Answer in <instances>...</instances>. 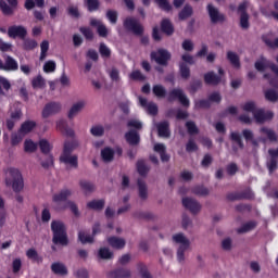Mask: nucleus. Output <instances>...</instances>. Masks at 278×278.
I'll use <instances>...</instances> for the list:
<instances>
[{"instance_id": "obj_1", "label": "nucleus", "mask_w": 278, "mask_h": 278, "mask_svg": "<svg viewBox=\"0 0 278 278\" xmlns=\"http://www.w3.org/2000/svg\"><path fill=\"white\" fill-rule=\"evenodd\" d=\"M52 243L55 247L68 245V233L66 232V225L62 220L51 222Z\"/></svg>"}, {"instance_id": "obj_2", "label": "nucleus", "mask_w": 278, "mask_h": 278, "mask_svg": "<svg viewBox=\"0 0 278 278\" xmlns=\"http://www.w3.org/2000/svg\"><path fill=\"white\" fill-rule=\"evenodd\" d=\"M68 197H71V190H61L59 193L52 195V207L54 212H64L68 207Z\"/></svg>"}, {"instance_id": "obj_3", "label": "nucleus", "mask_w": 278, "mask_h": 278, "mask_svg": "<svg viewBox=\"0 0 278 278\" xmlns=\"http://www.w3.org/2000/svg\"><path fill=\"white\" fill-rule=\"evenodd\" d=\"M124 28L135 34V36H142L144 34V26L135 17H126L124 20Z\"/></svg>"}, {"instance_id": "obj_4", "label": "nucleus", "mask_w": 278, "mask_h": 278, "mask_svg": "<svg viewBox=\"0 0 278 278\" xmlns=\"http://www.w3.org/2000/svg\"><path fill=\"white\" fill-rule=\"evenodd\" d=\"M9 175H11L13 181H12V188L15 192H21L23 190L25 184L23 182V175L21 174V170L15 167H10L8 169Z\"/></svg>"}, {"instance_id": "obj_5", "label": "nucleus", "mask_w": 278, "mask_h": 278, "mask_svg": "<svg viewBox=\"0 0 278 278\" xmlns=\"http://www.w3.org/2000/svg\"><path fill=\"white\" fill-rule=\"evenodd\" d=\"M176 99L184 108H190V99H188V96L184 93L182 89H173L172 91H169L167 101H169V103H173V101H175Z\"/></svg>"}, {"instance_id": "obj_6", "label": "nucleus", "mask_w": 278, "mask_h": 278, "mask_svg": "<svg viewBox=\"0 0 278 278\" xmlns=\"http://www.w3.org/2000/svg\"><path fill=\"white\" fill-rule=\"evenodd\" d=\"M150 58L151 60H154L160 66H168L170 52H168V50L159 49L156 52L152 51Z\"/></svg>"}, {"instance_id": "obj_7", "label": "nucleus", "mask_w": 278, "mask_h": 278, "mask_svg": "<svg viewBox=\"0 0 278 278\" xmlns=\"http://www.w3.org/2000/svg\"><path fill=\"white\" fill-rule=\"evenodd\" d=\"M206 10H207V14L211 18V23L213 25H216L218 23H225V21H227V17L225 16V14L220 13L218 8L214 7V4L208 3L206 7Z\"/></svg>"}, {"instance_id": "obj_8", "label": "nucleus", "mask_w": 278, "mask_h": 278, "mask_svg": "<svg viewBox=\"0 0 278 278\" xmlns=\"http://www.w3.org/2000/svg\"><path fill=\"white\" fill-rule=\"evenodd\" d=\"M254 67L256 68V71H258V73H264L266 68H270V71L276 75V77H278L277 64L268 61L264 56H261V59L254 63Z\"/></svg>"}, {"instance_id": "obj_9", "label": "nucleus", "mask_w": 278, "mask_h": 278, "mask_svg": "<svg viewBox=\"0 0 278 278\" xmlns=\"http://www.w3.org/2000/svg\"><path fill=\"white\" fill-rule=\"evenodd\" d=\"M247 8H249V2L243 1L239 4L237 12L240 14V27L241 29H249L251 24L249 23V13L247 12Z\"/></svg>"}, {"instance_id": "obj_10", "label": "nucleus", "mask_w": 278, "mask_h": 278, "mask_svg": "<svg viewBox=\"0 0 278 278\" xmlns=\"http://www.w3.org/2000/svg\"><path fill=\"white\" fill-rule=\"evenodd\" d=\"M18 8V0H0V10L3 16H12Z\"/></svg>"}, {"instance_id": "obj_11", "label": "nucleus", "mask_w": 278, "mask_h": 278, "mask_svg": "<svg viewBox=\"0 0 278 278\" xmlns=\"http://www.w3.org/2000/svg\"><path fill=\"white\" fill-rule=\"evenodd\" d=\"M97 233H101V224L96 223L92 227V236L84 232V231H79L78 232V240H80L81 244H92V242H94V236H97Z\"/></svg>"}, {"instance_id": "obj_12", "label": "nucleus", "mask_w": 278, "mask_h": 278, "mask_svg": "<svg viewBox=\"0 0 278 278\" xmlns=\"http://www.w3.org/2000/svg\"><path fill=\"white\" fill-rule=\"evenodd\" d=\"M62 111V104L60 102H49L47 103L41 112L42 118H49V116H54V114H60Z\"/></svg>"}, {"instance_id": "obj_13", "label": "nucleus", "mask_w": 278, "mask_h": 278, "mask_svg": "<svg viewBox=\"0 0 278 278\" xmlns=\"http://www.w3.org/2000/svg\"><path fill=\"white\" fill-rule=\"evenodd\" d=\"M254 119L258 125H264L268 121H273L275 114L271 111H264V109H257L254 114Z\"/></svg>"}, {"instance_id": "obj_14", "label": "nucleus", "mask_w": 278, "mask_h": 278, "mask_svg": "<svg viewBox=\"0 0 278 278\" xmlns=\"http://www.w3.org/2000/svg\"><path fill=\"white\" fill-rule=\"evenodd\" d=\"M8 36L9 38H21V40H25V38L27 37V28L21 25L10 26L8 28Z\"/></svg>"}, {"instance_id": "obj_15", "label": "nucleus", "mask_w": 278, "mask_h": 278, "mask_svg": "<svg viewBox=\"0 0 278 278\" xmlns=\"http://www.w3.org/2000/svg\"><path fill=\"white\" fill-rule=\"evenodd\" d=\"M182 205L186 210H189L191 214H199L201 212V203L192 198H184Z\"/></svg>"}, {"instance_id": "obj_16", "label": "nucleus", "mask_w": 278, "mask_h": 278, "mask_svg": "<svg viewBox=\"0 0 278 278\" xmlns=\"http://www.w3.org/2000/svg\"><path fill=\"white\" fill-rule=\"evenodd\" d=\"M203 79L206 86H218L223 81V77L217 75L214 71L205 73Z\"/></svg>"}, {"instance_id": "obj_17", "label": "nucleus", "mask_w": 278, "mask_h": 278, "mask_svg": "<svg viewBox=\"0 0 278 278\" xmlns=\"http://www.w3.org/2000/svg\"><path fill=\"white\" fill-rule=\"evenodd\" d=\"M141 108H144L150 116H157V104L155 102H148L146 98L139 97Z\"/></svg>"}, {"instance_id": "obj_18", "label": "nucleus", "mask_w": 278, "mask_h": 278, "mask_svg": "<svg viewBox=\"0 0 278 278\" xmlns=\"http://www.w3.org/2000/svg\"><path fill=\"white\" fill-rule=\"evenodd\" d=\"M156 129L160 138H170V124L168 122L159 123Z\"/></svg>"}, {"instance_id": "obj_19", "label": "nucleus", "mask_w": 278, "mask_h": 278, "mask_svg": "<svg viewBox=\"0 0 278 278\" xmlns=\"http://www.w3.org/2000/svg\"><path fill=\"white\" fill-rule=\"evenodd\" d=\"M125 140L130 147H136L140 144V135L136 130H129L125 134Z\"/></svg>"}, {"instance_id": "obj_20", "label": "nucleus", "mask_w": 278, "mask_h": 278, "mask_svg": "<svg viewBox=\"0 0 278 278\" xmlns=\"http://www.w3.org/2000/svg\"><path fill=\"white\" fill-rule=\"evenodd\" d=\"M161 31L165 34V36H173L175 34V26H173V22L168 18H163L161 21Z\"/></svg>"}, {"instance_id": "obj_21", "label": "nucleus", "mask_w": 278, "mask_h": 278, "mask_svg": "<svg viewBox=\"0 0 278 278\" xmlns=\"http://www.w3.org/2000/svg\"><path fill=\"white\" fill-rule=\"evenodd\" d=\"M51 270L54 275H59V277H66L68 275V268L62 263H52Z\"/></svg>"}, {"instance_id": "obj_22", "label": "nucleus", "mask_w": 278, "mask_h": 278, "mask_svg": "<svg viewBox=\"0 0 278 278\" xmlns=\"http://www.w3.org/2000/svg\"><path fill=\"white\" fill-rule=\"evenodd\" d=\"M62 164H71V141L66 140L63 148V153L60 156Z\"/></svg>"}, {"instance_id": "obj_23", "label": "nucleus", "mask_w": 278, "mask_h": 278, "mask_svg": "<svg viewBox=\"0 0 278 278\" xmlns=\"http://www.w3.org/2000/svg\"><path fill=\"white\" fill-rule=\"evenodd\" d=\"M131 277V270L126 268H117L109 273V278H129Z\"/></svg>"}, {"instance_id": "obj_24", "label": "nucleus", "mask_w": 278, "mask_h": 278, "mask_svg": "<svg viewBox=\"0 0 278 278\" xmlns=\"http://www.w3.org/2000/svg\"><path fill=\"white\" fill-rule=\"evenodd\" d=\"M155 153H160L161 162H169L170 155L166 153V146L164 143L154 144Z\"/></svg>"}, {"instance_id": "obj_25", "label": "nucleus", "mask_w": 278, "mask_h": 278, "mask_svg": "<svg viewBox=\"0 0 278 278\" xmlns=\"http://www.w3.org/2000/svg\"><path fill=\"white\" fill-rule=\"evenodd\" d=\"M31 86L34 90H43V88H47V80L39 74L31 79Z\"/></svg>"}, {"instance_id": "obj_26", "label": "nucleus", "mask_w": 278, "mask_h": 278, "mask_svg": "<svg viewBox=\"0 0 278 278\" xmlns=\"http://www.w3.org/2000/svg\"><path fill=\"white\" fill-rule=\"evenodd\" d=\"M108 242L110 247H112V249H117V250L125 249V244H126L125 239L118 238V237H110L108 239Z\"/></svg>"}, {"instance_id": "obj_27", "label": "nucleus", "mask_w": 278, "mask_h": 278, "mask_svg": "<svg viewBox=\"0 0 278 278\" xmlns=\"http://www.w3.org/2000/svg\"><path fill=\"white\" fill-rule=\"evenodd\" d=\"M194 14V10L192 9V5L186 4L181 11L178 13L179 21H187V18H190Z\"/></svg>"}, {"instance_id": "obj_28", "label": "nucleus", "mask_w": 278, "mask_h": 278, "mask_svg": "<svg viewBox=\"0 0 278 278\" xmlns=\"http://www.w3.org/2000/svg\"><path fill=\"white\" fill-rule=\"evenodd\" d=\"M88 210H94L96 212H101L105 207V200H92L87 203Z\"/></svg>"}, {"instance_id": "obj_29", "label": "nucleus", "mask_w": 278, "mask_h": 278, "mask_svg": "<svg viewBox=\"0 0 278 278\" xmlns=\"http://www.w3.org/2000/svg\"><path fill=\"white\" fill-rule=\"evenodd\" d=\"M137 186L139 188V197L142 199V201H147V199L149 198V191L147 189V182H144V180L139 178L137 180Z\"/></svg>"}, {"instance_id": "obj_30", "label": "nucleus", "mask_w": 278, "mask_h": 278, "mask_svg": "<svg viewBox=\"0 0 278 278\" xmlns=\"http://www.w3.org/2000/svg\"><path fill=\"white\" fill-rule=\"evenodd\" d=\"M35 127H36V122L26 121L21 125L18 129V134H24V135L30 134V131H34Z\"/></svg>"}, {"instance_id": "obj_31", "label": "nucleus", "mask_w": 278, "mask_h": 278, "mask_svg": "<svg viewBox=\"0 0 278 278\" xmlns=\"http://www.w3.org/2000/svg\"><path fill=\"white\" fill-rule=\"evenodd\" d=\"M4 71H18V62L14 58L7 55L4 59Z\"/></svg>"}, {"instance_id": "obj_32", "label": "nucleus", "mask_w": 278, "mask_h": 278, "mask_svg": "<svg viewBox=\"0 0 278 278\" xmlns=\"http://www.w3.org/2000/svg\"><path fill=\"white\" fill-rule=\"evenodd\" d=\"M26 256L28 260H31L33 262H36V264H42L43 258L38 254V251L36 249L30 248L26 251Z\"/></svg>"}, {"instance_id": "obj_33", "label": "nucleus", "mask_w": 278, "mask_h": 278, "mask_svg": "<svg viewBox=\"0 0 278 278\" xmlns=\"http://www.w3.org/2000/svg\"><path fill=\"white\" fill-rule=\"evenodd\" d=\"M201 88H203V81H201V79H193L192 81H190L187 90L191 94H197V92H199V90H201Z\"/></svg>"}, {"instance_id": "obj_34", "label": "nucleus", "mask_w": 278, "mask_h": 278, "mask_svg": "<svg viewBox=\"0 0 278 278\" xmlns=\"http://www.w3.org/2000/svg\"><path fill=\"white\" fill-rule=\"evenodd\" d=\"M56 129L67 138L68 136H71V128H68V124L65 119H60L59 122H56Z\"/></svg>"}, {"instance_id": "obj_35", "label": "nucleus", "mask_w": 278, "mask_h": 278, "mask_svg": "<svg viewBox=\"0 0 278 278\" xmlns=\"http://www.w3.org/2000/svg\"><path fill=\"white\" fill-rule=\"evenodd\" d=\"M10 88H12V84H10V80H8V78L3 76H0V97H5V92H8Z\"/></svg>"}, {"instance_id": "obj_36", "label": "nucleus", "mask_w": 278, "mask_h": 278, "mask_svg": "<svg viewBox=\"0 0 278 278\" xmlns=\"http://www.w3.org/2000/svg\"><path fill=\"white\" fill-rule=\"evenodd\" d=\"M227 60L235 68H240V56L236 54V52L228 51L227 52Z\"/></svg>"}, {"instance_id": "obj_37", "label": "nucleus", "mask_w": 278, "mask_h": 278, "mask_svg": "<svg viewBox=\"0 0 278 278\" xmlns=\"http://www.w3.org/2000/svg\"><path fill=\"white\" fill-rule=\"evenodd\" d=\"M179 73L181 79L188 80L190 79V67L185 62L179 63Z\"/></svg>"}, {"instance_id": "obj_38", "label": "nucleus", "mask_w": 278, "mask_h": 278, "mask_svg": "<svg viewBox=\"0 0 278 278\" xmlns=\"http://www.w3.org/2000/svg\"><path fill=\"white\" fill-rule=\"evenodd\" d=\"M84 108H86L85 101H78V102L74 103L71 106V118H73V116H77V114L79 112H81V110H84Z\"/></svg>"}, {"instance_id": "obj_39", "label": "nucleus", "mask_w": 278, "mask_h": 278, "mask_svg": "<svg viewBox=\"0 0 278 278\" xmlns=\"http://www.w3.org/2000/svg\"><path fill=\"white\" fill-rule=\"evenodd\" d=\"M210 108H212V102L208 99H201L194 102V110H210Z\"/></svg>"}, {"instance_id": "obj_40", "label": "nucleus", "mask_w": 278, "mask_h": 278, "mask_svg": "<svg viewBox=\"0 0 278 278\" xmlns=\"http://www.w3.org/2000/svg\"><path fill=\"white\" fill-rule=\"evenodd\" d=\"M103 162H112L114 160V150L112 148H104L101 151Z\"/></svg>"}, {"instance_id": "obj_41", "label": "nucleus", "mask_w": 278, "mask_h": 278, "mask_svg": "<svg viewBox=\"0 0 278 278\" xmlns=\"http://www.w3.org/2000/svg\"><path fill=\"white\" fill-rule=\"evenodd\" d=\"M261 134L267 135V138L270 142H277V140H278L277 132H275V130L269 129L267 127H262L261 128Z\"/></svg>"}, {"instance_id": "obj_42", "label": "nucleus", "mask_w": 278, "mask_h": 278, "mask_svg": "<svg viewBox=\"0 0 278 278\" xmlns=\"http://www.w3.org/2000/svg\"><path fill=\"white\" fill-rule=\"evenodd\" d=\"M80 188L85 192V194H90L94 192V184L88 180H80Z\"/></svg>"}, {"instance_id": "obj_43", "label": "nucleus", "mask_w": 278, "mask_h": 278, "mask_svg": "<svg viewBox=\"0 0 278 278\" xmlns=\"http://www.w3.org/2000/svg\"><path fill=\"white\" fill-rule=\"evenodd\" d=\"M152 92L159 99H164L166 97V88L162 85H154L152 88Z\"/></svg>"}, {"instance_id": "obj_44", "label": "nucleus", "mask_w": 278, "mask_h": 278, "mask_svg": "<svg viewBox=\"0 0 278 278\" xmlns=\"http://www.w3.org/2000/svg\"><path fill=\"white\" fill-rule=\"evenodd\" d=\"M257 227V223L255 222H248L242 227H240L237 232L238 233H248V231H253Z\"/></svg>"}, {"instance_id": "obj_45", "label": "nucleus", "mask_w": 278, "mask_h": 278, "mask_svg": "<svg viewBox=\"0 0 278 278\" xmlns=\"http://www.w3.org/2000/svg\"><path fill=\"white\" fill-rule=\"evenodd\" d=\"M38 149V144L34 142L31 139H26L24 142V151L26 153H34Z\"/></svg>"}, {"instance_id": "obj_46", "label": "nucleus", "mask_w": 278, "mask_h": 278, "mask_svg": "<svg viewBox=\"0 0 278 278\" xmlns=\"http://www.w3.org/2000/svg\"><path fill=\"white\" fill-rule=\"evenodd\" d=\"M137 172L141 177H147V175L149 174V167L147 166L144 161L140 160L137 162Z\"/></svg>"}, {"instance_id": "obj_47", "label": "nucleus", "mask_w": 278, "mask_h": 278, "mask_svg": "<svg viewBox=\"0 0 278 278\" xmlns=\"http://www.w3.org/2000/svg\"><path fill=\"white\" fill-rule=\"evenodd\" d=\"M192 193L197 197H207L210 194V189L204 186H195L192 188Z\"/></svg>"}, {"instance_id": "obj_48", "label": "nucleus", "mask_w": 278, "mask_h": 278, "mask_svg": "<svg viewBox=\"0 0 278 278\" xmlns=\"http://www.w3.org/2000/svg\"><path fill=\"white\" fill-rule=\"evenodd\" d=\"M154 1L159 5V8L163 10V12L173 11V5L170 4V2H168V0H154Z\"/></svg>"}, {"instance_id": "obj_49", "label": "nucleus", "mask_w": 278, "mask_h": 278, "mask_svg": "<svg viewBox=\"0 0 278 278\" xmlns=\"http://www.w3.org/2000/svg\"><path fill=\"white\" fill-rule=\"evenodd\" d=\"M265 99L270 103H277L278 101V92L274 89H268L265 91Z\"/></svg>"}, {"instance_id": "obj_50", "label": "nucleus", "mask_w": 278, "mask_h": 278, "mask_svg": "<svg viewBox=\"0 0 278 278\" xmlns=\"http://www.w3.org/2000/svg\"><path fill=\"white\" fill-rule=\"evenodd\" d=\"M38 47V42L35 39H24L23 49L24 51H34Z\"/></svg>"}, {"instance_id": "obj_51", "label": "nucleus", "mask_w": 278, "mask_h": 278, "mask_svg": "<svg viewBox=\"0 0 278 278\" xmlns=\"http://www.w3.org/2000/svg\"><path fill=\"white\" fill-rule=\"evenodd\" d=\"M137 268L139 274L141 275V278H153V276H151V273H149V268L143 263H139L137 265Z\"/></svg>"}, {"instance_id": "obj_52", "label": "nucleus", "mask_w": 278, "mask_h": 278, "mask_svg": "<svg viewBox=\"0 0 278 278\" xmlns=\"http://www.w3.org/2000/svg\"><path fill=\"white\" fill-rule=\"evenodd\" d=\"M40 56L39 60L40 62H43V60H47V52L49 51V41L48 40H43L40 45Z\"/></svg>"}, {"instance_id": "obj_53", "label": "nucleus", "mask_w": 278, "mask_h": 278, "mask_svg": "<svg viewBox=\"0 0 278 278\" xmlns=\"http://www.w3.org/2000/svg\"><path fill=\"white\" fill-rule=\"evenodd\" d=\"M39 149H40L41 153L47 155V154H49L51 152V143H49L47 141V139H41L39 141Z\"/></svg>"}, {"instance_id": "obj_54", "label": "nucleus", "mask_w": 278, "mask_h": 278, "mask_svg": "<svg viewBox=\"0 0 278 278\" xmlns=\"http://www.w3.org/2000/svg\"><path fill=\"white\" fill-rule=\"evenodd\" d=\"M99 53L101 58H112V50L103 42L100 43Z\"/></svg>"}, {"instance_id": "obj_55", "label": "nucleus", "mask_w": 278, "mask_h": 278, "mask_svg": "<svg viewBox=\"0 0 278 278\" xmlns=\"http://www.w3.org/2000/svg\"><path fill=\"white\" fill-rule=\"evenodd\" d=\"M86 3L88 12H97L101 5L99 0H86Z\"/></svg>"}, {"instance_id": "obj_56", "label": "nucleus", "mask_w": 278, "mask_h": 278, "mask_svg": "<svg viewBox=\"0 0 278 278\" xmlns=\"http://www.w3.org/2000/svg\"><path fill=\"white\" fill-rule=\"evenodd\" d=\"M230 140H232V142H236L239 149H244V142L242 141V137L240 136V132H231Z\"/></svg>"}, {"instance_id": "obj_57", "label": "nucleus", "mask_w": 278, "mask_h": 278, "mask_svg": "<svg viewBox=\"0 0 278 278\" xmlns=\"http://www.w3.org/2000/svg\"><path fill=\"white\" fill-rule=\"evenodd\" d=\"M99 257H101V260H112L114 257V253H112L108 248H101L99 250Z\"/></svg>"}, {"instance_id": "obj_58", "label": "nucleus", "mask_w": 278, "mask_h": 278, "mask_svg": "<svg viewBox=\"0 0 278 278\" xmlns=\"http://www.w3.org/2000/svg\"><path fill=\"white\" fill-rule=\"evenodd\" d=\"M187 131L190 136H194L199 134V127H197V124L192 121H189L186 123Z\"/></svg>"}, {"instance_id": "obj_59", "label": "nucleus", "mask_w": 278, "mask_h": 278, "mask_svg": "<svg viewBox=\"0 0 278 278\" xmlns=\"http://www.w3.org/2000/svg\"><path fill=\"white\" fill-rule=\"evenodd\" d=\"M130 79H132V81H144V79H147V76L142 74V72H140V70H136L134 71L130 75H129Z\"/></svg>"}, {"instance_id": "obj_60", "label": "nucleus", "mask_w": 278, "mask_h": 278, "mask_svg": "<svg viewBox=\"0 0 278 278\" xmlns=\"http://www.w3.org/2000/svg\"><path fill=\"white\" fill-rule=\"evenodd\" d=\"M255 198V194L253 193V191H251V189H245L241 192H239V199L240 201L242 200H248V201H251V199H254Z\"/></svg>"}, {"instance_id": "obj_61", "label": "nucleus", "mask_w": 278, "mask_h": 278, "mask_svg": "<svg viewBox=\"0 0 278 278\" xmlns=\"http://www.w3.org/2000/svg\"><path fill=\"white\" fill-rule=\"evenodd\" d=\"M106 18L112 23V25H116V23H118V12L114 10L106 11Z\"/></svg>"}, {"instance_id": "obj_62", "label": "nucleus", "mask_w": 278, "mask_h": 278, "mask_svg": "<svg viewBox=\"0 0 278 278\" xmlns=\"http://www.w3.org/2000/svg\"><path fill=\"white\" fill-rule=\"evenodd\" d=\"M242 110L244 112H251L253 115L255 114V112L257 111L256 106H255V102L253 101H249L245 102L242 106Z\"/></svg>"}, {"instance_id": "obj_63", "label": "nucleus", "mask_w": 278, "mask_h": 278, "mask_svg": "<svg viewBox=\"0 0 278 278\" xmlns=\"http://www.w3.org/2000/svg\"><path fill=\"white\" fill-rule=\"evenodd\" d=\"M80 33L86 38V40H92L94 38V33H92V29L88 27H80Z\"/></svg>"}, {"instance_id": "obj_64", "label": "nucleus", "mask_w": 278, "mask_h": 278, "mask_svg": "<svg viewBox=\"0 0 278 278\" xmlns=\"http://www.w3.org/2000/svg\"><path fill=\"white\" fill-rule=\"evenodd\" d=\"M55 61H48L43 64V72L45 73H53L55 71Z\"/></svg>"}]
</instances>
